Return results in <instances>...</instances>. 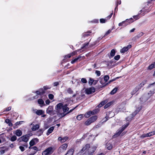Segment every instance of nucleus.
<instances>
[{"mask_svg":"<svg viewBox=\"0 0 155 155\" xmlns=\"http://www.w3.org/2000/svg\"><path fill=\"white\" fill-rule=\"evenodd\" d=\"M117 88L115 87L110 92V94H115L117 92Z\"/></svg>","mask_w":155,"mask_h":155,"instance_id":"ea45409f","label":"nucleus"},{"mask_svg":"<svg viewBox=\"0 0 155 155\" xmlns=\"http://www.w3.org/2000/svg\"><path fill=\"white\" fill-rule=\"evenodd\" d=\"M53 149L51 147H48L43 152L42 155H48L51 154L54 151Z\"/></svg>","mask_w":155,"mask_h":155,"instance_id":"39448f33","label":"nucleus"},{"mask_svg":"<svg viewBox=\"0 0 155 155\" xmlns=\"http://www.w3.org/2000/svg\"><path fill=\"white\" fill-rule=\"evenodd\" d=\"M15 134L17 136L19 137L22 135V132L20 130L18 129L16 130Z\"/></svg>","mask_w":155,"mask_h":155,"instance_id":"6ab92c4d","label":"nucleus"},{"mask_svg":"<svg viewBox=\"0 0 155 155\" xmlns=\"http://www.w3.org/2000/svg\"><path fill=\"white\" fill-rule=\"evenodd\" d=\"M123 131L120 128L118 130L115 134L113 136V137H118L120 135Z\"/></svg>","mask_w":155,"mask_h":155,"instance_id":"4468645a","label":"nucleus"},{"mask_svg":"<svg viewBox=\"0 0 155 155\" xmlns=\"http://www.w3.org/2000/svg\"><path fill=\"white\" fill-rule=\"evenodd\" d=\"M84 117V116L83 114H80L78 115L77 117V119L78 120H81Z\"/></svg>","mask_w":155,"mask_h":155,"instance_id":"58836bf2","label":"nucleus"},{"mask_svg":"<svg viewBox=\"0 0 155 155\" xmlns=\"http://www.w3.org/2000/svg\"><path fill=\"white\" fill-rule=\"evenodd\" d=\"M141 109V108L138 107L137 109L134 111L133 114L134 115H136L140 112Z\"/></svg>","mask_w":155,"mask_h":155,"instance_id":"f704fd0d","label":"nucleus"},{"mask_svg":"<svg viewBox=\"0 0 155 155\" xmlns=\"http://www.w3.org/2000/svg\"><path fill=\"white\" fill-rule=\"evenodd\" d=\"M92 123V121H91L90 119L89 118L86 121H85L84 123V124L86 126H88L90 125Z\"/></svg>","mask_w":155,"mask_h":155,"instance_id":"bb28decb","label":"nucleus"},{"mask_svg":"<svg viewBox=\"0 0 155 155\" xmlns=\"http://www.w3.org/2000/svg\"><path fill=\"white\" fill-rule=\"evenodd\" d=\"M39 140L37 138H33L30 141L29 145L31 146H33Z\"/></svg>","mask_w":155,"mask_h":155,"instance_id":"1a4fd4ad","label":"nucleus"},{"mask_svg":"<svg viewBox=\"0 0 155 155\" xmlns=\"http://www.w3.org/2000/svg\"><path fill=\"white\" fill-rule=\"evenodd\" d=\"M113 14V12H112L109 15H108L105 18V19L107 21L109 20L111 18Z\"/></svg>","mask_w":155,"mask_h":155,"instance_id":"a18cd8bd","label":"nucleus"},{"mask_svg":"<svg viewBox=\"0 0 155 155\" xmlns=\"http://www.w3.org/2000/svg\"><path fill=\"white\" fill-rule=\"evenodd\" d=\"M68 147V145L66 143H64L61 145L59 149L60 152H63L64 150H65Z\"/></svg>","mask_w":155,"mask_h":155,"instance_id":"9d476101","label":"nucleus"},{"mask_svg":"<svg viewBox=\"0 0 155 155\" xmlns=\"http://www.w3.org/2000/svg\"><path fill=\"white\" fill-rule=\"evenodd\" d=\"M22 146H23L24 147L27 148L28 147V144L27 143H25L24 144H22Z\"/></svg>","mask_w":155,"mask_h":155,"instance_id":"e2e57ef3","label":"nucleus"},{"mask_svg":"<svg viewBox=\"0 0 155 155\" xmlns=\"http://www.w3.org/2000/svg\"><path fill=\"white\" fill-rule=\"evenodd\" d=\"M155 68V65L154 63L150 65L148 67V69L151 70L153 68Z\"/></svg>","mask_w":155,"mask_h":155,"instance_id":"72a5a7b5","label":"nucleus"},{"mask_svg":"<svg viewBox=\"0 0 155 155\" xmlns=\"http://www.w3.org/2000/svg\"><path fill=\"white\" fill-rule=\"evenodd\" d=\"M95 73L97 74L98 76H100L101 74L100 71L97 70L96 71Z\"/></svg>","mask_w":155,"mask_h":155,"instance_id":"680f3d73","label":"nucleus"},{"mask_svg":"<svg viewBox=\"0 0 155 155\" xmlns=\"http://www.w3.org/2000/svg\"><path fill=\"white\" fill-rule=\"evenodd\" d=\"M19 148L22 152L24 151L25 150L24 147L22 146H20L19 147Z\"/></svg>","mask_w":155,"mask_h":155,"instance_id":"4d7b16f0","label":"nucleus"},{"mask_svg":"<svg viewBox=\"0 0 155 155\" xmlns=\"http://www.w3.org/2000/svg\"><path fill=\"white\" fill-rule=\"evenodd\" d=\"M134 21V20L132 18H130L129 19H127L125 21H124L125 22H126L127 23H128V25Z\"/></svg>","mask_w":155,"mask_h":155,"instance_id":"4be33fe9","label":"nucleus"},{"mask_svg":"<svg viewBox=\"0 0 155 155\" xmlns=\"http://www.w3.org/2000/svg\"><path fill=\"white\" fill-rule=\"evenodd\" d=\"M111 32V30L110 29H109L105 33L104 37H105L106 36H107L108 35H109Z\"/></svg>","mask_w":155,"mask_h":155,"instance_id":"864d4df0","label":"nucleus"},{"mask_svg":"<svg viewBox=\"0 0 155 155\" xmlns=\"http://www.w3.org/2000/svg\"><path fill=\"white\" fill-rule=\"evenodd\" d=\"M108 102L107 100H105L103 101H102L98 105V107H101L104 106V104H106Z\"/></svg>","mask_w":155,"mask_h":155,"instance_id":"2eb2a0df","label":"nucleus"},{"mask_svg":"<svg viewBox=\"0 0 155 155\" xmlns=\"http://www.w3.org/2000/svg\"><path fill=\"white\" fill-rule=\"evenodd\" d=\"M92 33L91 31H89L86 32H84L82 34V38H84L86 37H88L90 36Z\"/></svg>","mask_w":155,"mask_h":155,"instance_id":"9b49d317","label":"nucleus"},{"mask_svg":"<svg viewBox=\"0 0 155 155\" xmlns=\"http://www.w3.org/2000/svg\"><path fill=\"white\" fill-rule=\"evenodd\" d=\"M97 147L95 146L90 147L89 144H87L83 147L80 150L81 153H84V155H93L96 150Z\"/></svg>","mask_w":155,"mask_h":155,"instance_id":"f257e3e1","label":"nucleus"},{"mask_svg":"<svg viewBox=\"0 0 155 155\" xmlns=\"http://www.w3.org/2000/svg\"><path fill=\"white\" fill-rule=\"evenodd\" d=\"M59 84V83L58 82H55L53 84V85L54 86H58Z\"/></svg>","mask_w":155,"mask_h":155,"instance_id":"338daca9","label":"nucleus"},{"mask_svg":"<svg viewBox=\"0 0 155 155\" xmlns=\"http://www.w3.org/2000/svg\"><path fill=\"white\" fill-rule=\"evenodd\" d=\"M109 79V77L108 75H106L104 77V80L106 82Z\"/></svg>","mask_w":155,"mask_h":155,"instance_id":"37998d69","label":"nucleus"},{"mask_svg":"<svg viewBox=\"0 0 155 155\" xmlns=\"http://www.w3.org/2000/svg\"><path fill=\"white\" fill-rule=\"evenodd\" d=\"M77 54V52L76 51H73L71 53H70L69 54V55H68L69 57H71V56H73L75 55H76Z\"/></svg>","mask_w":155,"mask_h":155,"instance_id":"c9c22d12","label":"nucleus"},{"mask_svg":"<svg viewBox=\"0 0 155 155\" xmlns=\"http://www.w3.org/2000/svg\"><path fill=\"white\" fill-rule=\"evenodd\" d=\"M129 124V123L127 122L125 124L123 125L120 128L123 131L128 126Z\"/></svg>","mask_w":155,"mask_h":155,"instance_id":"c85d7f7f","label":"nucleus"},{"mask_svg":"<svg viewBox=\"0 0 155 155\" xmlns=\"http://www.w3.org/2000/svg\"><path fill=\"white\" fill-rule=\"evenodd\" d=\"M67 93L70 94H72L73 93V91L71 88H68L67 90Z\"/></svg>","mask_w":155,"mask_h":155,"instance_id":"a19ab883","label":"nucleus"},{"mask_svg":"<svg viewBox=\"0 0 155 155\" xmlns=\"http://www.w3.org/2000/svg\"><path fill=\"white\" fill-rule=\"evenodd\" d=\"M23 122V121H19V122H16L15 123V124L16 126H17L19 125L20 124H21Z\"/></svg>","mask_w":155,"mask_h":155,"instance_id":"0e129e2a","label":"nucleus"},{"mask_svg":"<svg viewBox=\"0 0 155 155\" xmlns=\"http://www.w3.org/2000/svg\"><path fill=\"white\" fill-rule=\"evenodd\" d=\"M140 88L138 87V86H137L133 90V91L131 92V94L132 95H133L135 94V93L137 92Z\"/></svg>","mask_w":155,"mask_h":155,"instance_id":"f3484780","label":"nucleus"},{"mask_svg":"<svg viewBox=\"0 0 155 155\" xmlns=\"http://www.w3.org/2000/svg\"><path fill=\"white\" fill-rule=\"evenodd\" d=\"M120 56L118 54V55H116V56H114V59L115 60L117 61L120 59Z\"/></svg>","mask_w":155,"mask_h":155,"instance_id":"de8ad7c7","label":"nucleus"},{"mask_svg":"<svg viewBox=\"0 0 155 155\" xmlns=\"http://www.w3.org/2000/svg\"><path fill=\"white\" fill-rule=\"evenodd\" d=\"M81 81L83 83H86L87 82L86 79L85 78H82L81 80Z\"/></svg>","mask_w":155,"mask_h":155,"instance_id":"6e6d98bb","label":"nucleus"},{"mask_svg":"<svg viewBox=\"0 0 155 155\" xmlns=\"http://www.w3.org/2000/svg\"><path fill=\"white\" fill-rule=\"evenodd\" d=\"M38 103L40 104H44V101L42 99H39L38 100Z\"/></svg>","mask_w":155,"mask_h":155,"instance_id":"79ce46f5","label":"nucleus"},{"mask_svg":"<svg viewBox=\"0 0 155 155\" xmlns=\"http://www.w3.org/2000/svg\"><path fill=\"white\" fill-rule=\"evenodd\" d=\"M112 104V103L111 102H110L108 103L107 104H106L104 106V108L106 109L109 107H110L111 104Z\"/></svg>","mask_w":155,"mask_h":155,"instance_id":"4c0bfd02","label":"nucleus"},{"mask_svg":"<svg viewBox=\"0 0 155 155\" xmlns=\"http://www.w3.org/2000/svg\"><path fill=\"white\" fill-rule=\"evenodd\" d=\"M106 147H107V149L108 150H110L113 148V145L110 143H106Z\"/></svg>","mask_w":155,"mask_h":155,"instance_id":"b1692460","label":"nucleus"},{"mask_svg":"<svg viewBox=\"0 0 155 155\" xmlns=\"http://www.w3.org/2000/svg\"><path fill=\"white\" fill-rule=\"evenodd\" d=\"M144 84H145V83H144V82H142L137 86H138V87H139L140 89L143 86Z\"/></svg>","mask_w":155,"mask_h":155,"instance_id":"5fc2aeb1","label":"nucleus"},{"mask_svg":"<svg viewBox=\"0 0 155 155\" xmlns=\"http://www.w3.org/2000/svg\"><path fill=\"white\" fill-rule=\"evenodd\" d=\"M97 117L96 115L93 116L89 118L91 120V121H92V123L95 121L97 119Z\"/></svg>","mask_w":155,"mask_h":155,"instance_id":"a878e982","label":"nucleus"},{"mask_svg":"<svg viewBox=\"0 0 155 155\" xmlns=\"http://www.w3.org/2000/svg\"><path fill=\"white\" fill-rule=\"evenodd\" d=\"M53 106H49L46 110V113L49 114H51L53 112Z\"/></svg>","mask_w":155,"mask_h":155,"instance_id":"f8f14e48","label":"nucleus"},{"mask_svg":"<svg viewBox=\"0 0 155 155\" xmlns=\"http://www.w3.org/2000/svg\"><path fill=\"white\" fill-rule=\"evenodd\" d=\"M31 147L32 146H31L30 145V146L28 148L30 149H33V150H35L34 151H37V152L39 150L38 147H37L36 146H34L32 147Z\"/></svg>","mask_w":155,"mask_h":155,"instance_id":"7c9ffc66","label":"nucleus"},{"mask_svg":"<svg viewBox=\"0 0 155 155\" xmlns=\"http://www.w3.org/2000/svg\"><path fill=\"white\" fill-rule=\"evenodd\" d=\"M68 55H69V54H68L67 55H64V60H66L68 58H70V57H69Z\"/></svg>","mask_w":155,"mask_h":155,"instance_id":"774afa93","label":"nucleus"},{"mask_svg":"<svg viewBox=\"0 0 155 155\" xmlns=\"http://www.w3.org/2000/svg\"><path fill=\"white\" fill-rule=\"evenodd\" d=\"M5 122L7 124H8V126L10 127H12L13 126V124L11 120L8 119H6L5 120Z\"/></svg>","mask_w":155,"mask_h":155,"instance_id":"aec40b11","label":"nucleus"},{"mask_svg":"<svg viewBox=\"0 0 155 155\" xmlns=\"http://www.w3.org/2000/svg\"><path fill=\"white\" fill-rule=\"evenodd\" d=\"M116 52L114 49H112L110 52V56L111 58L113 57L115 55Z\"/></svg>","mask_w":155,"mask_h":155,"instance_id":"c756f323","label":"nucleus"},{"mask_svg":"<svg viewBox=\"0 0 155 155\" xmlns=\"http://www.w3.org/2000/svg\"><path fill=\"white\" fill-rule=\"evenodd\" d=\"M17 139V137L15 135H14L12 136L10 139V140L12 142H14Z\"/></svg>","mask_w":155,"mask_h":155,"instance_id":"e433bc0d","label":"nucleus"},{"mask_svg":"<svg viewBox=\"0 0 155 155\" xmlns=\"http://www.w3.org/2000/svg\"><path fill=\"white\" fill-rule=\"evenodd\" d=\"M152 93H148L143 95L140 98V101L143 102H144L148 100L152 95Z\"/></svg>","mask_w":155,"mask_h":155,"instance_id":"20e7f679","label":"nucleus"},{"mask_svg":"<svg viewBox=\"0 0 155 155\" xmlns=\"http://www.w3.org/2000/svg\"><path fill=\"white\" fill-rule=\"evenodd\" d=\"M73 151L72 149H70L67 152L65 155H73Z\"/></svg>","mask_w":155,"mask_h":155,"instance_id":"473e14b6","label":"nucleus"},{"mask_svg":"<svg viewBox=\"0 0 155 155\" xmlns=\"http://www.w3.org/2000/svg\"><path fill=\"white\" fill-rule=\"evenodd\" d=\"M100 22L101 23H105L106 21H107L105 19L101 18L100 19Z\"/></svg>","mask_w":155,"mask_h":155,"instance_id":"09e8293b","label":"nucleus"},{"mask_svg":"<svg viewBox=\"0 0 155 155\" xmlns=\"http://www.w3.org/2000/svg\"><path fill=\"white\" fill-rule=\"evenodd\" d=\"M149 137H150L154 134H155V131H153L150 132L148 133Z\"/></svg>","mask_w":155,"mask_h":155,"instance_id":"49530a36","label":"nucleus"},{"mask_svg":"<svg viewBox=\"0 0 155 155\" xmlns=\"http://www.w3.org/2000/svg\"><path fill=\"white\" fill-rule=\"evenodd\" d=\"M48 96L49 98L51 100H52L54 98V96L52 94H49Z\"/></svg>","mask_w":155,"mask_h":155,"instance_id":"8fccbe9b","label":"nucleus"},{"mask_svg":"<svg viewBox=\"0 0 155 155\" xmlns=\"http://www.w3.org/2000/svg\"><path fill=\"white\" fill-rule=\"evenodd\" d=\"M30 136L31 135L30 134H27L24 135L20 138H18V141L20 142L23 141L25 143H27L28 141Z\"/></svg>","mask_w":155,"mask_h":155,"instance_id":"7ed1b4c3","label":"nucleus"},{"mask_svg":"<svg viewBox=\"0 0 155 155\" xmlns=\"http://www.w3.org/2000/svg\"><path fill=\"white\" fill-rule=\"evenodd\" d=\"M68 105L67 104H64L62 103H59L55 106V108L57 112L62 116L68 111L69 108L68 107Z\"/></svg>","mask_w":155,"mask_h":155,"instance_id":"f03ea898","label":"nucleus"},{"mask_svg":"<svg viewBox=\"0 0 155 155\" xmlns=\"http://www.w3.org/2000/svg\"><path fill=\"white\" fill-rule=\"evenodd\" d=\"M39 127V125L38 124H36L35 125H34L31 129L33 131H35L38 130Z\"/></svg>","mask_w":155,"mask_h":155,"instance_id":"412c9836","label":"nucleus"},{"mask_svg":"<svg viewBox=\"0 0 155 155\" xmlns=\"http://www.w3.org/2000/svg\"><path fill=\"white\" fill-rule=\"evenodd\" d=\"M109 61V63L110 64V65H112V64L113 63H115L116 62V61H114L113 59L111 60L110 61Z\"/></svg>","mask_w":155,"mask_h":155,"instance_id":"69168bd1","label":"nucleus"},{"mask_svg":"<svg viewBox=\"0 0 155 155\" xmlns=\"http://www.w3.org/2000/svg\"><path fill=\"white\" fill-rule=\"evenodd\" d=\"M54 127L53 126L50 127L48 130V131L46 134L47 135H48L50 134L54 130Z\"/></svg>","mask_w":155,"mask_h":155,"instance_id":"a211bd4d","label":"nucleus"},{"mask_svg":"<svg viewBox=\"0 0 155 155\" xmlns=\"http://www.w3.org/2000/svg\"><path fill=\"white\" fill-rule=\"evenodd\" d=\"M94 79L90 78H89V83L91 85H92L93 84Z\"/></svg>","mask_w":155,"mask_h":155,"instance_id":"3c124183","label":"nucleus"},{"mask_svg":"<svg viewBox=\"0 0 155 155\" xmlns=\"http://www.w3.org/2000/svg\"><path fill=\"white\" fill-rule=\"evenodd\" d=\"M97 111L96 110H94L91 111L92 115H94L96 114L97 113Z\"/></svg>","mask_w":155,"mask_h":155,"instance_id":"13d9d810","label":"nucleus"},{"mask_svg":"<svg viewBox=\"0 0 155 155\" xmlns=\"http://www.w3.org/2000/svg\"><path fill=\"white\" fill-rule=\"evenodd\" d=\"M78 107V105L74 107V108L70 110H69L65 114H64V115L62 116H61V117H63L65 116L66 115L69 114L73 110H74L77 107Z\"/></svg>","mask_w":155,"mask_h":155,"instance_id":"5701e85b","label":"nucleus"},{"mask_svg":"<svg viewBox=\"0 0 155 155\" xmlns=\"http://www.w3.org/2000/svg\"><path fill=\"white\" fill-rule=\"evenodd\" d=\"M35 93H36L37 95L41 96L45 94V91L44 90L43 88H41L38 90L36 91Z\"/></svg>","mask_w":155,"mask_h":155,"instance_id":"6e6552de","label":"nucleus"},{"mask_svg":"<svg viewBox=\"0 0 155 155\" xmlns=\"http://www.w3.org/2000/svg\"><path fill=\"white\" fill-rule=\"evenodd\" d=\"M139 15L138 14L137 15H134L133 16V18H134V19H135V20H137L139 19L140 18V17L139 16Z\"/></svg>","mask_w":155,"mask_h":155,"instance_id":"603ef678","label":"nucleus"},{"mask_svg":"<svg viewBox=\"0 0 155 155\" xmlns=\"http://www.w3.org/2000/svg\"><path fill=\"white\" fill-rule=\"evenodd\" d=\"M81 58V57L80 56H79L78 57L74 58L73 60L71 61V62L72 64H74L77 61L79 60V61H80L81 60L80 59Z\"/></svg>","mask_w":155,"mask_h":155,"instance_id":"dca6fc26","label":"nucleus"},{"mask_svg":"<svg viewBox=\"0 0 155 155\" xmlns=\"http://www.w3.org/2000/svg\"><path fill=\"white\" fill-rule=\"evenodd\" d=\"M149 137V135L148 134V133H147L146 134H143L141 136V137L142 138H143L147 137Z\"/></svg>","mask_w":155,"mask_h":155,"instance_id":"bf43d9fd","label":"nucleus"},{"mask_svg":"<svg viewBox=\"0 0 155 155\" xmlns=\"http://www.w3.org/2000/svg\"><path fill=\"white\" fill-rule=\"evenodd\" d=\"M44 111L42 110H37L36 112V114L38 115H41L44 113Z\"/></svg>","mask_w":155,"mask_h":155,"instance_id":"393cba45","label":"nucleus"},{"mask_svg":"<svg viewBox=\"0 0 155 155\" xmlns=\"http://www.w3.org/2000/svg\"><path fill=\"white\" fill-rule=\"evenodd\" d=\"M11 109V107L10 106L6 108L5 110H4V111H8L10 110Z\"/></svg>","mask_w":155,"mask_h":155,"instance_id":"052dcab7","label":"nucleus"},{"mask_svg":"<svg viewBox=\"0 0 155 155\" xmlns=\"http://www.w3.org/2000/svg\"><path fill=\"white\" fill-rule=\"evenodd\" d=\"M85 93L87 94H92L95 91V88L94 87H91L87 88L85 90Z\"/></svg>","mask_w":155,"mask_h":155,"instance_id":"423d86ee","label":"nucleus"},{"mask_svg":"<svg viewBox=\"0 0 155 155\" xmlns=\"http://www.w3.org/2000/svg\"><path fill=\"white\" fill-rule=\"evenodd\" d=\"M43 130L42 129H39L37 132V134L39 136H41L43 132Z\"/></svg>","mask_w":155,"mask_h":155,"instance_id":"2f4dec72","label":"nucleus"},{"mask_svg":"<svg viewBox=\"0 0 155 155\" xmlns=\"http://www.w3.org/2000/svg\"><path fill=\"white\" fill-rule=\"evenodd\" d=\"M132 47V45H128L127 46L124 47L120 49V52L122 53H124L127 51L128 50Z\"/></svg>","mask_w":155,"mask_h":155,"instance_id":"0eeeda50","label":"nucleus"},{"mask_svg":"<svg viewBox=\"0 0 155 155\" xmlns=\"http://www.w3.org/2000/svg\"><path fill=\"white\" fill-rule=\"evenodd\" d=\"M91 115H92L91 111H90L87 112L84 115V116L88 118Z\"/></svg>","mask_w":155,"mask_h":155,"instance_id":"cd10ccee","label":"nucleus"},{"mask_svg":"<svg viewBox=\"0 0 155 155\" xmlns=\"http://www.w3.org/2000/svg\"><path fill=\"white\" fill-rule=\"evenodd\" d=\"M51 87L49 86L46 85L43 87V89L45 91L48 89H49L51 88Z\"/></svg>","mask_w":155,"mask_h":155,"instance_id":"c03bdc74","label":"nucleus"},{"mask_svg":"<svg viewBox=\"0 0 155 155\" xmlns=\"http://www.w3.org/2000/svg\"><path fill=\"white\" fill-rule=\"evenodd\" d=\"M68 139V137H58V140L61 143H64Z\"/></svg>","mask_w":155,"mask_h":155,"instance_id":"ddd939ff","label":"nucleus"}]
</instances>
